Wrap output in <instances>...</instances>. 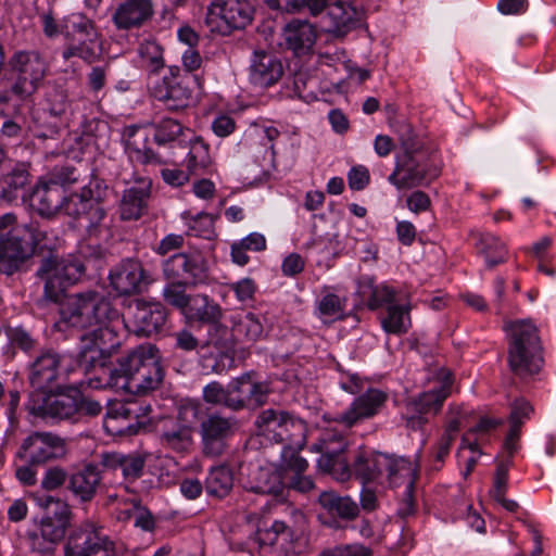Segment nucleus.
<instances>
[{
	"label": "nucleus",
	"instance_id": "f257e3e1",
	"mask_svg": "<svg viewBox=\"0 0 556 556\" xmlns=\"http://www.w3.org/2000/svg\"><path fill=\"white\" fill-rule=\"evenodd\" d=\"M352 470L364 484L386 478L391 488L404 485L399 514L402 517H407L414 513V488L419 470L417 463L403 456L361 448L355 454Z\"/></svg>",
	"mask_w": 556,
	"mask_h": 556
},
{
	"label": "nucleus",
	"instance_id": "f03ea898",
	"mask_svg": "<svg viewBox=\"0 0 556 556\" xmlns=\"http://www.w3.org/2000/svg\"><path fill=\"white\" fill-rule=\"evenodd\" d=\"M163 376L159 350L148 343L140 344L121 356L108 383L116 390L141 394L156 389Z\"/></svg>",
	"mask_w": 556,
	"mask_h": 556
},
{
	"label": "nucleus",
	"instance_id": "7ed1b4c3",
	"mask_svg": "<svg viewBox=\"0 0 556 556\" xmlns=\"http://www.w3.org/2000/svg\"><path fill=\"white\" fill-rule=\"evenodd\" d=\"M507 362L509 369L520 378L538 374L544 364L543 346L538 328L530 320H515L505 325Z\"/></svg>",
	"mask_w": 556,
	"mask_h": 556
},
{
	"label": "nucleus",
	"instance_id": "20e7f679",
	"mask_svg": "<svg viewBox=\"0 0 556 556\" xmlns=\"http://www.w3.org/2000/svg\"><path fill=\"white\" fill-rule=\"evenodd\" d=\"M128 324L119 312L103 323L91 328L81 336V346L78 355L79 365L89 370L97 366L103 367L106 361L121 344V333L127 330Z\"/></svg>",
	"mask_w": 556,
	"mask_h": 556
},
{
	"label": "nucleus",
	"instance_id": "39448f33",
	"mask_svg": "<svg viewBox=\"0 0 556 556\" xmlns=\"http://www.w3.org/2000/svg\"><path fill=\"white\" fill-rule=\"evenodd\" d=\"M453 382L452 372L446 368H440L435 375V384L407 401L404 416L406 427L418 430L428 424L429 419L441 410L443 403L451 395Z\"/></svg>",
	"mask_w": 556,
	"mask_h": 556
},
{
	"label": "nucleus",
	"instance_id": "423d86ee",
	"mask_svg": "<svg viewBox=\"0 0 556 556\" xmlns=\"http://www.w3.org/2000/svg\"><path fill=\"white\" fill-rule=\"evenodd\" d=\"M118 311L110 301L96 291H88L70 296L61 309V319L76 328H92Z\"/></svg>",
	"mask_w": 556,
	"mask_h": 556
},
{
	"label": "nucleus",
	"instance_id": "0eeeda50",
	"mask_svg": "<svg viewBox=\"0 0 556 556\" xmlns=\"http://www.w3.org/2000/svg\"><path fill=\"white\" fill-rule=\"evenodd\" d=\"M40 271L46 276L45 298L59 302L66 289L83 276L85 266L77 256L59 257L58 254L49 252V255L42 258Z\"/></svg>",
	"mask_w": 556,
	"mask_h": 556
},
{
	"label": "nucleus",
	"instance_id": "6e6552de",
	"mask_svg": "<svg viewBox=\"0 0 556 556\" xmlns=\"http://www.w3.org/2000/svg\"><path fill=\"white\" fill-rule=\"evenodd\" d=\"M200 416V403L187 402L182 404L178 409L177 417L163 425L160 432L161 445L178 454L189 453L194 443V426Z\"/></svg>",
	"mask_w": 556,
	"mask_h": 556
},
{
	"label": "nucleus",
	"instance_id": "1a4fd4ad",
	"mask_svg": "<svg viewBox=\"0 0 556 556\" xmlns=\"http://www.w3.org/2000/svg\"><path fill=\"white\" fill-rule=\"evenodd\" d=\"M35 252V229L29 224L16 225L7 235L0 233V271L10 276L17 271Z\"/></svg>",
	"mask_w": 556,
	"mask_h": 556
},
{
	"label": "nucleus",
	"instance_id": "9d476101",
	"mask_svg": "<svg viewBox=\"0 0 556 556\" xmlns=\"http://www.w3.org/2000/svg\"><path fill=\"white\" fill-rule=\"evenodd\" d=\"M34 91V54L31 51H15L9 61L8 73L0 79V101H9L11 94L25 99Z\"/></svg>",
	"mask_w": 556,
	"mask_h": 556
},
{
	"label": "nucleus",
	"instance_id": "9b49d317",
	"mask_svg": "<svg viewBox=\"0 0 556 556\" xmlns=\"http://www.w3.org/2000/svg\"><path fill=\"white\" fill-rule=\"evenodd\" d=\"M253 9L247 0H213L207 7L205 23L212 33L229 35L252 21Z\"/></svg>",
	"mask_w": 556,
	"mask_h": 556
},
{
	"label": "nucleus",
	"instance_id": "f8f14e48",
	"mask_svg": "<svg viewBox=\"0 0 556 556\" xmlns=\"http://www.w3.org/2000/svg\"><path fill=\"white\" fill-rule=\"evenodd\" d=\"M64 556H118L115 543L103 528L85 523L72 533L64 546Z\"/></svg>",
	"mask_w": 556,
	"mask_h": 556
},
{
	"label": "nucleus",
	"instance_id": "ddd939ff",
	"mask_svg": "<svg viewBox=\"0 0 556 556\" xmlns=\"http://www.w3.org/2000/svg\"><path fill=\"white\" fill-rule=\"evenodd\" d=\"M438 175V170L431 169L422 154L402 153L396 156L395 167L388 181L399 190L413 189L428 185Z\"/></svg>",
	"mask_w": 556,
	"mask_h": 556
},
{
	"label": "nucleus",
	"instance_id": "4468645a",
	"mask_svg": "<svg viewBox=\"0 0 556 556\" xmlns=\"http://www.w3.org/2000/svg\"><path fill=\"white\" fill-rule=\"evenodd\" d=\"M41 510L40 533L48 543L42 552L52 551V546L61 541L70 525L71 510L68 505L59 497L46 496L38 501Z\"/></svg>",
	"mask_w": 556,
	"mask_h": 556
},
{
	"label": "nucleus",
	"instance_id": "2eb2a0df",
	"mask_svg": "<svg viewBox=\"0 0 556 556\" xmlns=\"http://www.w3.org/2000/svg\"><path fill=\"white\" fill-rule=\"evenodd\" d=\"M77 413L75 395L64 392L59 386L47 389L42 386L37 390V418L54 424L70 419Z\"/></svg>",
	"mask_w": 556,
	"mask_h": 556
},
{
	"label": "nucleus",
	"instance_id": "dca6fc26",
	"mask_svg": "<svg viewBox=\"0 0 556 556\" xmlns=\"http://www.w3.org/2000/svg\"><path fill=\"white\" fill-rule=\"evenodd\" d=\"M167 281L187 282L198 286L207 281L206 262L200 254L176 253L162 265Z\"/></svg>",
	"mask_w": 556,
	"mask_h": 556
},
{
	"label": "nucleus",
	"instance_id": "f3484780",
	"mask_svg": "<svg viewBox=\"0 0 556 556\" xmlns=\"http://www.w3.org/2000/svg\"><path fill=\"white\" fill-rule=\"evenodd\" d=\"M254 543L258 556H294V531L286 522L275 520L270 527L257 528Z\"/></svg>",
	"mask_w": 556,
	"mask_h": 556
},
{
	"label": "nucleus",
	"instance_id": "a211bd4d",
	"mask_svg": "<svg viewBox=\"0 0 556 556\" xmlns=\"http://www.w3.org/2000/svg\"><path fill=\"white\" fill-rule=\"evenodd\" d=\"M235 417H224L217 413L201 421L200 435L203 453L206 456H220L227 448V441L237 432Z\"/></svg>",
	"mask_w": 556,
	"mask_h": 556
},
{
	"label": "nucleus",
	"instance_id": "6ab92c4d",
	"mask_svg": "<svg viewBox=\"0 0 556 556\" xmlns=\"http://www.w3.org/2000/svg\"><path fill=\"white\" fill-rule=\"evenodd\" d=\"M167 319L166 308L161 303L137 300L128 307L127 330L137 336L150 337L162 331Z\"/></svg>",
	"mask_w": 556,
	"mask_h": 556
},
{
	"label": "nucleus",
	"instance_id": "aec40b11",
	"mask_svg": "<svg viewBox=\"0 0 556 556\" xmlns=\"http://www.w3.org/2000/svg\"><path fill=\"white\" fill-rule=\"evenodd\" d=\"M110 285L119 295H135L144 291L151 280L140 261L123 260L109 274Z\"/></svg>",
	"mask_w": 556,
	"mask_h": 556
},
{
	"label": "nucleus",
	"instance_id": "412c9836",
	"mask_svg": "<svg viewBox=\"0 0 556 556\" xmlns=\"http://www.w3.org/2000/svg\"><path fill=\"white\" fill-rule=\"evenodd\" d=\"M387 401L388 394L384 391L370 388L356 396L350 406L342 412L336 420L346 428H352L355 425L378 415L384 407Z\"/></svg>",
	"mask_w": 556,
	"mask_h": 556
},
{
	"label": "nucleus",
	"instance_id": "4be33fe9",
	"mask_svg": "<svg viewBox=\"0 0 556 556\" xmlns=\"http://www.w3.org/2000/svg\"><path fill=\"white\" fill-rule=\"evenodd\" d=\"M151 92L169 111L184 110L192 102V90L187 79L178 77L173 68L169 76L163 77L151 87Z\"/></svg>",
	"mask_w": 556,
	"mask_h": 556
},
{
	"label": "nucleus",
	"instance_id": "5701e85b",
	"mask_svg": "<svg viewBox=\"0 0 556 556\" xmlns=\"http://www.w3.org/2000/svg\"><path fill=\"white\" fill-rule=\"evenodd\" d=\"M363 15V10L352 3L336 1L328 7L326 29L336 37H343L359 25Z\"/></svg>",
	"mask_w": 556,
	"mask_h": 556
},
{
	"label": "nucleus",
	"instance_id": "b1692460",
	"mask_svg": "<svg viewBox=\"0 0 556 556\" xmlns=\"http://www.w3.org/2000/svg\"><path fill=\"white\" fill-rule=\"evenodd\" d=\"M346 447V439L342 434L338 441H333L328 445L313 444L311 451L319 453L317 460L318 468L333 476L339 481H345L350 477L348 464L341 457Z\"/></svg>",
	"mask_w": 556,
	"mask_h": 556
},
{
	"label": "nucleus",
	"instance_id": "393cba45",
	"mask_svg": "<svg viewBox=\"0 0 556 556\" xmlns=\"http://www.w3.org/2000/svg\"><path fill=\"white\" fill-rule=\"evenodd\" d=\"M152 0H122L113 15L112 21L117 29L129 30L138 28L153 16Z\"/></svg>",
	"mask_w": 556,
	"mask_h": 556
},
{
	"label": "nucleus",
	"instance_id": "a878e982",
	"mask_svg": "<svg viewBox=\"0 0 556 556\" xmlns=\"http://www.w3.org/2000/svg\"><path fill=\"white\" fill-rule=\"evenodd\" d=\"M315 25L306 20L293 18L282 29L286 47L296 56L309 54L317 40Z\"/></svg>",
	"mask_w": 556,
	"mask_h": 556
},
{
	"label": "nucleus",
	"instance_id": "bb28decb",
	"mask_svg": "<svg viewBox=\"0 0 556 556\" xmlns=\"http://www.w3.org/2000/svg\"><path fill=\"white\" fill-rule=\"evenodd\" d=\"M283 75L281 61L274 54L265 51H255L250 64V81L261 88L277 84Z\"/></svg>",
	"mask_w": 556,
	"mask_h": 556
},
{
	"label": "nucleus",
	"instance_id": "cd10ccee",
	"mask_svg": "<svg viewBox=\"0 0 556 556\" xmlns=\"http://www.w3.org/2000/svg\"><path fill=\"white\" fill-rule=\"evenodd\" d=\"M64 210L68 215L80 216L85 214L88 222L86 228L90 236H99L102 227L109 228V224L105 223L106 213L104 208L98 203H92L83 194H71L64 203Z\"/></svg>",
	"mask_w": 556,
	"mask_h": 556
},
{
	"label": "nucleus",
	"instance_id": "c85d7f7f",
	"mask_svg": "<svg viewBox=\"0 0 556 556\" xmlns=\"http://www.w3.org/2000/svg\"><path fill=\"white\" fill-rule=\"evenodd\" d=\"M245 489L257 494H279L281 476L271 464H252L247 475Z\"/></svg>",
	"mask_w": 556,
	"mask_h": 556
},
{
	"label": "nucleus",
	"instance_id": "c756f323",
	"mask_svg": "<svg viewBox=\"0 0 556 556\" xmlns=\"http://www.w3.org/2000/svg\"><path fill=\"white\" fill-rule=\"evenodd\" d=\"M470 238L477 253L484 258L488 268H494L507 261L508 249L498 236L491 232L472 231Z\"/></svg>",
	"mask_w": 556,
	"mask_h": 556
},
{
	"label": "nucleus",
	"instance_id": "7c9ffc66",
	"mask_svg": "<svg viewBox=\"0 0 556 556\" xmlns=\"http://www.w3.org/2000/svg\"><path fill=\"white\" fill-rule=\"evenodd\" d=\"M151 412L150 405H143L138 402H126L118 403L114 407L110 408L106 413L109 419H125L132 420L136 419V422H129L126 426L127 434H137L141 429H144L150 424V418L148 417Z\"/></svg>",
	"mask_w": 556,
	"mask_h": 556
},
{
	"label": "nucleus",
	"instance_id": "2f4dec72",
	"mask_svg": "<svg viewBox=\"0 0 556 556\" xmlns=\"http://www.w3.org/2000/svg\"><path fill=\"white\" fill-rule=\"evenodd\" d=\"M102 477L98 466L89 464L70 479V490L81 502H90L100 486Z\"/></svg>",
	"mask_w": 556,
	"mask_h": 556
},
{
	"label": "nucleus",
	"instance_id": "473e14b6",
	"mask_svg": "<svg viewBox=\"0 0 556 556\" xmlns=\"http://www.w3.org/2000/svg\"><path fill=\"white\" fill-rule=\"evenodd\" d=\"M231 333L240 341L255 342L263 338L264 326L260 315L240 311L230 316Z\"/></svg>",
	"mask_w": 556,
	"mask_h": 556
},
{
	"label": "nucleus",
	"instance_id": "72a5a7b5",
	"mask_svg": "<svg viewBox=\"0 0 556 556\" xmlns=\"http://www.w3.org/2000/svg\"><path fill=\"white\" fill-rule=\"evenodd\" d=\"M318 503L332 517L353 520L358 516L359 508L350 496H341L334 491H324L318 496Z\"/></svg>",
	"mask_w": 556,
	"mask_h": 556
},
{
	"label": "nucleus",
	"instance_id": "f704fd0d",
	"mask_svg": "<svg viewBox=\"0 0 556 556\" xmlns=\"http://www.w3.org/2000/svg\"><path fill=\"white\" fill-rule=\"evenodd\" d=\"M181 313L191 321L214 323L220 316V308L208 295L193 294Z\"/></svg>",
	"mask_w": 556,
	"mask_h": 556
},
{
	"label": "nucleus",
	"instance_id": "c9c22d12",
	"mask_svg": "<svg viewBox=\"0 0 556 556\" xmlns=\"http://www.w3.org/2000/svg\"><path fill=\"white\" fill-rule=\"evenodd\" d=\"M64 50L62 52V56L64 60H70L71 58L77 56L88 63H92L96 61L98 56L99 50V33L94 31V36L90 37L88 41V37L77 34L72 37H66Z\"/></svg>",
	"mask_w": 556,
	"mask_h": 556
},
{
	"label": "nucleus",
	"instance_id": "e433bc0d",
	"mask_svg": "<svg viewBox=\"0 0 556 556\" xmlns=\"http://www.w3.org/2000/svg\"><path fill=\"white\" fill-rule=\"evenodd\" d=\"M150 192L149 187H130L124 191L119 204L121 218L123 220H136L147 211V202Z\"/></svg>",
	"mask_w": 556,
	"mask_h": 556
},
{
	"label": "nucleus",
	"instance_id": "4c0bfd02",
	"mask_svg": "<svg viewBox=\"0 0 556 556\" xmlns=\"http://www.w3.org/2000/svg\"><path fill=\"white\" fill-rule=\"evenodd\" d=\"M361 294L367 300V307L375 311L395 303V290L386 283L376 285L374 279L366 277L359 286Z\"/></svg>",
	"mask_w": 556,
	"mask_h": 556
},
{
	"label": "nucleus",
	"instance_id": "58836bf2",
	"mask_svg": "<svg viewBox=\"0 0 556 556\" xmlns=\"http://www.w3.org/2000/svg\"><path fill=\"white\" fill-rule=\"evenodd\" d=\"M283 428L278 433L277 443L283 444V448H287V454L292 448H303L306 443L307 427L304 420L287 413Z\"/></svg>",
	"mask_w": 556,
	"mask_h": 556
},
{
	"label": "nucleus",
	"instance_id": "ea45409f",
	"mask_svg": "<svg viewBox=\"0 0 556 556\" xmlns=\"http://www.w3.org/2000/svg\"><path fill=\"white\" fill-rule=\"evenodd\" d=\"M34 435H28L15 455V477L24 485L35 484Z\"/></svg>",
	"mask_w": 556,
	"mask_h": 556
},
{
	"label": "nucleus",
	"instance_id": "a19ab883",
	"mask_svg": "<svg viewBox=\"0 0 556 556\" xmlns=\"http://www.w3.org/2000/svg\"><path fill=\"white\" fill-rule=\"evenodd\" d=\"M410 307L407 304L389 305L386 314L381 317V327L387 333L401 336L408 331L412 326Z\"/></svg>",
	"mask_w": 556,
	"mask_h": 556
},
{
	"label": "nucleus",
	"instance_id": "79ce46f5",
	"mask_svg": "<svg viewBox=\"0 0 556 556\" xmlns=\"http://www.w3.org/2000/svg\"><path fill=\"white\" fill-rule=\"evenodd\" d=\"M103 465L110 469H119L127 480H135L142 473L144 459L139 455L105 454Z\"/></svg>",
	"mask_w": 556,
	"mask_h": 556
},
{
	"label": "nucleus",
	"instance_id": "37998d69",
	"mask_svg": "<svg viewBox=\"0 0 556 556\" xmlns=\"http://www.w3.org/2000/svg\"><path fill=\"white\" fill-rule=\"evenodd\" d=\"M37 464L63 458L66 455V442L51 432H37Z\"/></svg>",
	"mask_w": 556,
	"mask_h": 556
},
{
	"label": "nucleus",
	"instance_id": "c03bdc74",
	"mask_svg": "<svg viewBox=\"0 0 556 556\" xmlns=\"http://www.w3.org/2000/svg\"><path fill=\"white\" fill-rule=\"evenodd\" d=\"M287 413L288 412L274 408L262 410L255 420V426L260 434L277 443L278 433H280L283 428L282 424Z\"/></svg>",
	"mask_w": 556,
	"mask_h": 556
},
{
	"label": "nucleus",
	"instance_id": "a18cd8bd",
	"mask_svg": "<svg viewBox=\"0 0 556 556\" xmlns=\"http://www.w3.org/2000/svg\"><path fill=\"white\" fill-rule=\"evenodd\" d=\"M30 180L31 162H17L4 177L7 188L2 192V198L9 201L16 198L13 192L29 185Z\"/></svg>",
	"mask_w": 556,
	"mask_h": 556
},
{
	"label": "nucleus",
	"instance_id": "49530a36",
	"mask_svg": "<svg viewBox=\"0 0 556 556\" xmlns=\"http://www.w3.org/2000/svg\"><path fill=\"white\" fill-rule=\"evenodd\" d=\"M37 197L40 198L37 214L50 217L63 204V190L52 186L50 182H42L41 187L37 185Z\"/></svg>",
	"mask_w": 556,
	"mask_h": 556
},
{
	"label": "nucleus",
	"instance_id": "de8ad7c7",
	"mask_svg": "<svg viewBox=\"0 0 556 556\" xmlns=\"http://www.w3.org/2000/svg\"><path fill=\"white\" fill-rule=\"evenodd\" d=\"M232 484L231 471L225 466H218L212 468L208 472L205 490L208 495L223 498L230 492Z\"/></svg>",
	"mask_w": 556,
	"mask_h": 556
},
{
	"label": "nucleus",
	"instance_id": "09e8293b",
	"mask_svg": "<svg viewBox=\"0 0 556 556\" xmlns=\"http://www.w3.org/2000/svg\"><path fill=\"white\" fill-rule=\"evenodd\" d=\"M252 375L247 372L228 384L227 408L238 412L248 407Z\"/></svg>",
	"mask_w": 556,
	"mask_h": 556
},
{
	"label": "nucleus",
	"instance_id": "8fccbe9b",
	"mask_svg": "<svg viewBox=\"0 0 556 556\" xmlns=\"http://www.w3.org/2000/svg\"><path fill=\"white\" fill-rule=\"evenodd\" d=\"M60 358L55 353H47L37 357V390L40 387L45 389L52 387L51 384L59 376Z\"/></svg>",
	"mask_w": 556,
	"mask_h": 556
},
{
	"label": "nucleus",
	"instance_id": "3c124183",
	"mask_svg": "<svg viewBox=\"0 0 556 556\" xmlns=\"http://www.w3.org/2000/svg\"><path fill=\"white\" fill-rule=\"evenodd\" d=\"M141 66L151 73L164 67L163 48L155 40H144L138 48Z\"/></svg>",
	"mask_w": 556,
	"mask_h": 556
},
{
	"label": "nucleus",
	"instance_id": "603ef678",
	"mask_svg": "<svg viewBox=\"0 0 556 556\" xmlns=\"http://www.w3.org/2000/svg\"><path fill=\"white\" fill-rule=\"evenodd\" d=\"M97 27L94 22L81 13H72L64 17L63 36L72 37L80 34L87 36L88 39L94 36Z\"/></svg>",
	"mask_w": 556,
	"mask_h": 556
},
{
	"label": "nucleus",
	"instance_id": "864d4df0",
	"mask_svg": "<svg viewBox=\"0 0 556 556\" xmlns=\"http://www.w3.org/2000/svg\"><path fill=\"white\" fill-rule=\"evenodd\" d=\"M186 162L188 170L193 175L207 168L212 162L207 144L202 140L192 142Z\"/></svg>",
	"mask_w": 556,
	"mask_h": 556
},
{
	"label": "nucleus",
	"instance_id": "5fc2aeb1",
	"mask_svg": "<svg viewBox=\"0 0 556 556\" xmlns=\"http://www.w3.org/2000/svg\"><path fill=\"white\" fill-rule=\"evenodd\" d=\"M184 134L182 125L173 118H162L154 125V141L159 146L175 142Z\"/></svg>",
	"mask_w": 556,
	"mask_h": 556
},
{
	"label": "nucleus",
	"instance_id": "6e6d98bb",
	"mask_svg": "<svg viewBox=\"0 0 556 556\" xmlns=\"http://www.w3.org/2000/svg\"><path fill=\"white\" fill-rule=\"evenodd\" d=\"M189 236L212 240L215 238L214 218L211 214L199 213L187 220Z\"/></svg>",
	"mask_w": 556,
	"mask_h": 556
},
{
	"label": "nucleus",
	"instance_id": "4d7b16f0",
	"mask_svg": "<svg viewBox=\"0 0 556 556\" xmlns=\"http://www.w3.org/2000/svg\"><path fill=\"white\" fill-rule=\"evenodd\" d=\"M345 300L334 293H326L317 303L318 316L324 320L342 318Z\"/></svg>",
	"mask_w": 556,
	"mask_h": 556
},
{
	"label": "nucleus",
	"instance_id": "13d9d810",
	"mask_svg": "<svg viewBox=\"0 0 556 556\" xmlns=\"http://www.w3.org/2000/svg\"><path fill=\"white\" fill-rule=\"evenodd\" d=\"M187 286H190V283L168 281L162 292L164 301L182 312L190 298V295L186 293Z\"/></svg>",
	"mask_w": 556,
	"mask_h": 556
},
{
	"label": "nucleus",
	"instance_id": "bf43d9fd",
	"mask_svg": "<svg viewBox=\"0 0 556 556\" xmlns=\"http://www.w3.org/2000/svg\"><path fill=\"white\" fill-rule=\"evenodd\" d=\"M396 134L403 149V153H419L420 142L414 132L413 127L407 123H402L396 128Z\"/></svg>",
	"mask_w": 556,
	"mask_h": 556
},
{
	"label": "nucleus",
	"instance_id": "052dcab7",
	"mask_svg": "<svg viewBox=\"0 0 556 556\" xmlns=\"http://www.w3.org/2000/svg\"><path fill=\"white\" fill-rule=\"evenodd\" d=\"M203 400L212 405H223L227 407L229 392L228 387L217 381H212L203 388Z\"/></svg>",
	"mask_w": 556,
	"mask_h": 556
},
{
	"label": "nucleus",
	"instance_id": "680f3d73",
	"mask_svg": "<svg viewBox=\"0 0 556 556\" xmlns=\"http://www.w3.org/2000/svg\"><path fill=\"white\" fill-rule=\"evenodd\" d=\"M67 479V472L60 466L49 467L41 479V489L54 491L63 486Z\"/></svg>",
	"mask_w": 556,
	"mask_h": 556
},
{
	"label": "nucleus",
	"instance_id": "e2e57ef3",
	"mask_svg": "<svg viewBox=\"0 0 556 556\" xmlns=\"http://www.w3.org/2000/svg\"><path fill=\"white\" fill-rule=\"evenodd\" d=\"M10 343L17 346L24 352H29L33 349L34 340L31 336L22 327L10 328L7 331Z\"/></svg>",
	"mask_w": 556,
	"mask_h": 556
},
{
	"label": "nucleus",
	"instance_id": "0e129e2a",
	"mask_svg": "<svg viewBox=\"0 0 556 556\" xmlns=\"http://www.w3.org/2000/svg\"><path fill=\"white\" fill-rule=\"evenodd\" d=\"M533 412L532 406L525 400H516L511 405L509 414V424L519 426L523 425L525 420L529 419Z\"/></svg>",
	"mask_w": 556,
	"mask_h": 556
},
{
	"label": "nucleus",
	"instance_id": "69168bd1",
	"mask_svg": "<svg viewBox=\"0 0 556 556\" xmlns=\"http://www.w3.org/2000/svg\"><path fill=\"white\" fill-rule=\"evenodd\" d=\"M251 393L249 394L248 406L260 407L267 401L270 393V388L267 382H257L251 379Z\"/></svg>",
	"mask_w": 556,
	"mask_h": 556
},
{
	"label": "nucleus",
	"instance_id": "338daca9",
	"mask_svg": "<svg viewBox=\"0 0 556 556\" xmlns=\"http://www.w3.org/2000/svg\"><path fill=\"white\" fill-rule=\"evenodd\" d=\"M301 450L302 448H292L287 454V448H282V452H281V457L283 459L286 467L288 469L294 471L295 475H300V473L304 472L308 467L307 460L298 454L299 451H301Z\"/></svg>",
	"mask_w": 556,
	"mask_h": 556
},
{
	"label": "nucleus",
	"instance_id": "774afa93",
	"mask_svg": "<svg viewBox=\"0 0 556 556\" xmlns=\"http://www.w3.org/2000/svg\"><path fill=\"white\" fill-rule=\"evenodd\" d=\"M319 556H371V551L362 544H350L328 549Z\"/></svg>",
	"mask_w": 556,
	"mask_h": 556
}]
</instances>
